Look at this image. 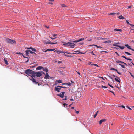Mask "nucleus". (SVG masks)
I'll return each instance as SVG.
<instances>
[{
  "mask_svg": "<svg viewBox=\"0 0 134 134\" xmlns=\"http://www.w3.org/2000/svg\"><path fill=\"white\" fill-rule=\"evenodd\" d=\"M4 60L6 64L7 65H8V61L7 60H6L5 58H4Z\"/></svg>",
  "mask_w": 134,
  "mask_h": 134,
  "instance_id": "obj_28",
  "label": "nucleus"
},
{
  "mask_svg": "<svg viewBox=\"0 0 134 134\" xmlns=\"http://www.w3.org/2000/svg\"><path fill=\"white\" fill-rule=\"evenodd\" d=\"M116 62L117 63H122V62L119 60H116Z\"/></svg>",
  "mask_w": 134,
  "mask_h": 134,
  "instance_id": "obj_31",
  "label": "nucleus"
},
{
  "mask_svg": "<svg viewBox=\"0 0 134 134\" xmlns=\"http://www.w3.org/2000/svg\"><path fill=\"white\" fill-rule=\"evenodd\" d=\"M119 65H120L121 66V67H122V68H125V67L123 65H122V64H119Z\"/></svg>",
  "mask_w": 134,
  "mask_h": 134,
  "instance_id": "obj_32",
  "label": "nucleus"
},
{
  "mask_svg": "<svg viewBox=\"0 0 134 134\" xmlns=\"http://www.w3.org/2000/svg\"><path fill=\"white\" fill-rule=\"evenodd\" d=\"M113 48L114 49H118H118H119V48H116V47H114Z\"/></svg>",
  "mask_w": 134,
  "mask_h": 134,
  "instance_id": "obj_63",
  "label": "nucleus"
},
{
  "mask_svg": "<svg viewBox=\"0 0 134 134\" xmlns=\"http://www.w3.org/2000/svg\"><path fill=\"white\" fill-rule=\"evenodd\" d=\"M42 74H44L45 76L44 77V79H50L51 78V77H50L48 74L47 72H46L45 73L44 72H42Z\"/></svg>",
  "mask_w": 134,
  "mask_h": 134,
  "instance_id": "obj_7",
  "label": "nucleus"
},
{
  "mask_svg": "<svg viewBox=\"0 0 134 134\" xmlns=\"http://www.w3.org/2000/svg\"><path fill=\"white\" fill-rule=\"evenodd\" d=\"M27 49H31L32 50V51H33L35 52L36 51V49L35 48H34L32 47H29V48H27Z\"/></svg>",
  "mask_w": 134,
  "mask_h": 134,
  "instance_id": "obj_11",
  "label": "nucleus"
},
{
  "mask_svg": "<svg viewBox=\"0 0 134 134\" xmlns=\"http://www.w3.org/2000/svg\"><path fill=\"white\" fill-rule=\"evenodd\" d=\"M64 55L65 56H67V57H72V56H71V55H66V54L65 53L64 54Z\"/></svg>",
  "mask_w": 134,
  "mask_h": 134,
  "instance_id": "obj_37",
  "label": "nucleus"
},
{
  "mask_svg": "<svg viewBox=\"0 0 134 134\" xmlns=\"http://www.w3.org/2000/svg\"><path fill=\"white\" fill-rule=\"evenodd\" d=\"M92 65H94V66H95L97 67H98L99 66L96 64H93Z\"/></svg>",
  "mask_w": 134,
  "mask_h": 134,
  "instance_id": "obj_42",
  "label": "nucleus"
},
{
  "mask_svg": "<svg viewBox=\"0 0 134 134\" xmlns=\"http://www.w3.org/2000/svg\"><path fill=\"white\" fill-rule=\"evenodd\" d=\"M56 82H57L58 83H62V82L60 80H58L56 81Z\"/></svg>",
  "mask_w": 134,
  "mask_h": 134,
  "instance_id": "obj_25",
  "label": "nucleus"
},
{
  "mask_svg": "<svg viewBox=\"0 0 134 134\" xmlns=\"http://www.w3.org/2000/svg\"><path fill=\"white\" fill-rule=\"evenodd\" d=\"M130 25L131 26L132 28L134 29V25L132 24H130Z\"/></svg>",
  "mask_w": 134,
  "mask_h": 134,
  "instance_id": "obj_35",
  "label": "nucleus"
},
{
  "mask_svg": "<svg viewBox=\"0 0 134 134\" xmlns=\"http://www.w3.org/2000/svg\"><path fill=\"white\" fill-rule=\"evenodd\" d=\"M71 83H70V82H69V83H68V85H69V86H71Z\"/></svg>",
  "mask_w": 134,
  "mask_h": 134,
  "instance_id": "obj_57",
  "label": "nucleus"
},
{
  "mask_svg": "<svg viewBox=\"0 0 134 134\" xmlns=\"http://www.w3.org/2000/svg\"><path fill=\"white\" fill-rule=\"evenodd\" d=\"M109 91L111 92L114 95H115L114 93L113 92L111 91Z\"/></svg>",
  "mask_w": 134,
  "mask_h": 134,
  "instance_id": "obj_56",
  "label": "nucleus"
},
{
  "mask_svg": "<svg viewBox=\"0 0 134 134\" xmlns=\"http://www.w3.org/2000/svg\"><path fill=\"white\" fill-rule=\"evenodd\" d=\"M74 52H76L77 53H67L66 52H65V53H67L68 54H79L80 53H81V54H82V53H80L79 52V51H74Z\"/></svg>",
  "mask_w": 134,
  "mask_h": 134,
  "instance_id": "obj_9",
  "label": "nucleus"
},
{
  "mask_svg": "<svg viewBox=\"0 0 134 134\" xmlns=\"http://www.w3.org/2000/svg\"><path fill=\"white\" fill-rule=\"evenodd\" d=\"M109 77L112 80L113 82L114 81V80H113V78H112V77H111L110 76H109Z\"/></svg>",
  "mask_w": 134,
  "mask_h": 134,
  "instance_id": "obj_62",
  "label": "nucleus"
},
{
  "mask_svg": "<svg viewBox=\"0 0 134 134\" xmlns=\"http://www.w3.org/2000/svg\"><path fill=\"white\" fill-rule=\"evenodd\" d=\"M45 27L47 28H49V26H47L45 25H44Z\"/></svg>",
  "mask_w": 134,
  "mask_h": 134,
  "instance_id": "obj_61",
  "label": "nucleus"
},
{
  "mask_svg": "<svg viewBox=\"0 0 134 134\" xmlns=\"http://www.w3.org/2000/svg\"><path fill=\"white\" fill-rule=\"evenodd\" d=\"M115 80L117 82H118L119 83H120V81L118 79H117L116 78H115Z\"/></svg>",
  "mask_w": 134,
  "mask_h": 134,
  "instance_id": "obj_23",
  "label": "nucleus"
},
{
  "mask_svg": "<svg viewBox=\"0 0 134 134\" xmlns=\"http://www.w3.org/2000/svg\"><path fill=\"white\" fill-rule=\"evenodd\" d=\"M108 85L111 88H113V87L111 85H110L109 83H108Z\"/></svg>",
  "mask_w": 134,
  "mask_h": 134,
  "instance_id": "obj_48",
  "label": "nucleus"
},
{
  "mask_svg": "<svg viewBox=\"0 0 134 134\" xmlns=\"http://www.w3.org/2000/svg\"><path fill=\"white\" fill-rule=\"evenodd\" d=\"M129 72L130 73L131 76L132 77H133V78H134V76L131 73V72Z\"/></svg>",
  "mask_w": 134,
  "mask_h": 134,
  "instance_id": "obj_39",
  "label": "nucleus"
},
{
  "mask_svg": "<svg viewBox=\"0 0 134 134\" xmlns=\"http://www.w3.org/2000/svg\"><path fill=\"white\" fill-rule=\"evenodd\" d=\"M42 69V66H39L36 68V69L37 70H40Z\"/></svg>",
  "mask_w": 134,
  "mask_h": 134,
  "instance_id": "obj_17",
  "label": "nucleus"
},
{
  "mask_svg": "<svg viewBox=\"0 0 134 134\" xmlns=\"http://www.w3.org/2000/svg\"><path fill=\"white\" fill-rule=\"evenodd\" d=\"M54 52H56L58 54H59L61 53V51L58 50H56L54 51Z\"/></svg>",
  "mask_w": 134,
  "mask_h": 134,
  "instance_id": "obj_16",
  "label": "nucleus"
},
{
  "mask_svg": "<svg viewBox=\"0 0 134 134\" xmlns=\"http://www.w3.org/2000/svg\"><path fill=\"white\" fill-rule=\"evenodd\" d=\"M114 31H118L121 32L122 31V30L121 29H114Z\"/></svg>",
  "mask_w": 134,
  "mask_h": 134,
  "instance_id": "obj_15",
  "label": "nucleus"
},
{
  "mask_svg": "<svg viewBox=\"0 0 134 134\" xmlns=\"http://www.w3.org/2000/svg\"><path fill=\"white\" fill-rule=\"evenodd\" d=\"M31 78H30V79L31 80H32L33 83L35 84H38L39 85V84L38 83V82H36V80L35 78V77H34V76H32H32L31 77Z\"/></svg>",
  "mask_w": 134,
  "mask_h": 134,
  "instance_id": "obj_6",
  "label": "nucleus"
},
{
  "mask_svg": "<svg viewBox=\"0 0 134 134\" xmlns=\"http://www.w3.org/2000/svg\"><path fill=\"white\" fill-rule=\"evenodd\" d=\"M122 64H124L126 66H127V64H126V63L124 62H122Z\"/></svg>",
  "mask_w": 134,
  "mask_h": 134,
  "instance_id": "obj_43",
  "label": "nucleus"
},
{
  "mask_svg": "<svg viewBox=\"0 0 134 134\" xmlns=\"http://www.w3.org/2000/svg\"><path fill=\"white\" fill-rule=\"evenodd\" d=\"M61 89L60 87H57V86L55 87V90L58 92H59Z\"/></svg>",
  "mask_w": 134,
  "mask_h": 134,
  "instance_id": "obj_10",
  "label": "nucleus"
},
{
  "mask_svg": "<svg viewBox=\"0 0 134 134\" xmlns=\"http://www.w3.org/2000/svg\"><path fill=\"white\" fill-rule=\"evenodd\" d=\"M116 71V72H117V73L118 74H120V75H121V74L120 73V72H118V71L117 70V71Z\"/></svg>",
  "mask_w": 134,
  "mask_h": 134,
  "instance_id": "obj_60",
  "label": "nucleus"
},
{
  "mask_svg": "<svg viewBox=\"0 0 134 134\" xmlns=\"http://www.w3.org/2000/svg\"><path fill=\"white\" fill-rule=\"evenodd\" d=\"M106 119H103L100 121L99 124H101L103 122H104L105 121Z\"/></svg>",
  "mask_w": 134,
  "mask_h": 134,
  "instance_id": "obj_12",
  "label": "nucleus"
},
{
  "mask_svg": "<svg viewBox=\"0 0 134 134\" xmlns=\"http://www.w3.org/2000/svg\"><path fill=\"white\" fill-rule=\"evenodd\" d=\"M98 111H97V112L94 115V117H96L98 113Z\"/></svg>",
  "mask_w": 134,
  "mask_h": 134,
  "instance_id": "obj_30",
  "label": "nucleus"
},
{
  "mask_svg": "<svg viewBox=\"0 0 134 134\" xmlns=\"http://www.w3.org/2000/svg\"><path fill=\"white\" fill-rule=\"evenodd\" d=\"M42 70L45 72H48V70L46 68H44L43 67H42Z\"/></svg>",
  "mask_w": 134,
  "mask_h": 134,
  "instance_id": "obj_13",
  "label": "nucleus"
},
{
  "mask_svg": "<svg viewBox=\"0 0 134 134\" xmlns=\"http://www.w3.org/2000/svg\"><path fill=\"white\" fill-rule=\"evenodd\" d=\"M116 13H111L110 14V15H114L115 14H116Z\"/></svg>",
  "mask_w": 134,
  "mask_h": 134,
  "instance_id": "obj_52",
  "label": "nucleus"
},
{
  "mask_svg": "<svg viewBox=\"0 0 134 134\" xmlns=\"http://www.w3.org/2000/svg\"><path fill=\"white\" fill-rule=\"evenodd\" d=\"M111 41L110 40H108L105 41L103 43H111Z\"/></svg>",
  "mask_w": 134,
  "mask_h": 134,
  "instance_id": "obj_21",
  "label": "nucleus"
},
{
  "mask_svg": "<svg viewBox=\"0 0 134 134\" xmlns=\"http://www.w3.org/2000/svg\"><path fill=\"white\" fill-rule=\"evenodd\" d=\"M48 4H51V5H52L53 4V3L52 2H49L48 3Z\"/></svg>",
  "mask_w": 134,
  "mask_h": 134,
  "instance_id": "obj_59",
  "label": "nucleus"
},
{
  "mask_svg": "<svg viewBox=\"0 0 134 134\" xmlns=\"http://www.w3.org/2000/svg\"><path fill=\"white\" fill-rule=\"evenodd\" d=\"M65 93V92H62L61 93V94H57V96H59L62 98H64Z\"/></svg>",
  "mask_w": 134,
  "mask_h": 134,
  "instance_id": "obj_8",
  "label": "nucleus"
},
{
  "mask_svg": "<svg viewBox=\"0 0 134 134\" xmlns=\"http://www.w3.org/2000/svg\"><path fill=\"white\" fill-rule=\"evenodd\" d=\"M124 53L127 54V55H132L131 54H130V53L128 52H126V51H125L124 52Z\"/></svg>",
  "mask_w": 134,
  "mask_h": 134,
  "instance_id": "obj_27",
  "label": "nucleus"
},
{
  "mask_svg": "<svg viewBox=\"0 0 134 134\" xmlns=\"http://www.w3.org/2000/svg\"><path fill=\"white\" fill-rule=\"evenodd\" d=\"M126 107L127 108L129 109V110H131L132 109L131 108H130V107H129V106H126Z\"/></svg>",
  "mask_w": 134,
  "mask_h": 134,
  "instance_id": "obj_38",
  "label": "nucleus"
},
{
  "mask_svg": "<svg viewBox=\"0 0 134 134\" xmlns=\"http://www.w3.org/2000/svg\"><path fill=\"white\" fill-rule=\"evenodd\" d=\"M92 45L93 46H96L97 48H102V47L98 46H97L96 45L93 44V45Z\"/></svg>",
  "mask_w": 134,
  "mask_h": 134,
  "instance_id": "obj_20",
  "label": "nucleus"
},
{
  "mask_svg": "<svg viewBox=\"0 0 134 134\" xmlns=\"http://www.w3.org/2000/svg\"><path fill=\"white\" fill-rule=\"evenodd\" d=\"M62 61H59L58 62V64H60V63H62Z\"/></svg>",
  "mask_w": 134,
  "mask_h": 134,
  "instance_id": "obj_58",
  "label": "nucleus"
},
{
  "mask_svg": "<svg viewBox=\"0 0 134 134\" xmlns=\"http://www.w3.org/2000/svg\"><path fill=\"white\" fill-rule=\"evenodd\" d=\"M126 21L128 24L129 25H130V23L128 22V20H126Z\"/></svg>",
  "mask_w": 134,
  "mask_h": 134,
  "instance_id": "obj_44",
  "label": "nucleus"
},
{
  "mask_svg": "<svg viewBox=\"0 0 134 134\" xmlns=\"http://www.w3.org/2000/svg\"><path fill=\"white\" fill-rule=\"evenodd\" d=\"M51 51V49H47L46 51H45V52H46L47 51Z\"/></svg>",
  "mask_w": 134,
  "mask_h": 134,
  "instance_id": "obj_47",
  "label": "nucleus"
},
{
  "mask_svg": "<svg viewBox=\"0 0 134 134\" xmlns=\"http://www.w3.org/2000/svg\"><path fill=\"white\" fill-rule=\"evenodd\" d=\"M119 107H122L123 108H125V107L124 106H123V105L119 106Z\"/></svg>",
  "mask_w": 134,
  "mask_h": 134,
  "instance_id": "obj_40",
  "label": "nucleus"
},
{
  "mask_svg": "<svg viewBox=\"0 0 134 134\" xmlns=\"http://www.w3.org/2000/svg\"><path fill=\"white\" fill-rule=\"evenodd\" d=\"M91 53V54L92 55H95V54H94L93 51H92Z\"/></svg>",
  "mask_w": 134,
  "mask_h": 134,
  "instance_id": "obj_55",
  "label": "nucleus"
},
{
  "mask_svg": "<svg viewBox=\"0 0 134 134\" xmlns=\"http://www.w3.org/2000/svg\"><path fill=\"white\" fill-rule=\"evenodd\" d=\"M110 70H114V71H117V69H115V68H110Z\"/></svg>",
  "mask_w": 134,
  "mask_h": 134,
  "instance_id": "obj_34",
  "label": "nucleus"
},
{
  "mask_svg": "<svg viewBox=\"0 0 134 134\" xmlns=\"http://www.w3.org/2000/svg\"><path fill=\"white\" fill-rule=\"evenodd\" d=\"M128 119L132 121H134V118H128Z\"/></svg>",
  "mask_w": 134,
  "mask_h": 134,
  "instance_id": "obj_24",
  "label": "nucleus"
},
{
  "mask_svg": "<svg viewBox=\"0 0 134 134\" xmlns=\"http://www.w3.org/2000/svg\"><path fill=\"white\" fill-rule=\"evenodd\" d=\"M64 43L63 45L65 46H68V42L66 43V42H64L63 43Z\"/></svg>",
  "mask_w": 134,
  "mask_h": 134,
  "instance_id": "obj_29",
  "label": "nucleus"
},
{
  "mask_svg": "<svg viewBox=\"0 0 134 134\" xmlns=\"http://www.w3.org/2000/svg\"><path fill=\"white\" fill-rule=\"evenodd\" d=\"M49 37L51 39H52V40H53V39H55V38H56V37H55V38H52V37Z\"/></svg>",
  "mask_w": 134,
  "mask_h": 134,
  "instance_id": "obj_53",
  "label": "nucleus"
},
{
  "mask_svg": "<svg viewBox=\"0 0 134 134\" xmlns=\"http://www.w3.org/2000/svg\"><path fill=\"white\" fill-rule=\"evenodd\" d=\"M29 53H30L31 54L34 53L35 54L34 52H32V51L30 50H28Z\"/></svg>",
  "mask_w": 134,
  "mask_h": 134,
  "instance_id": "obj_33",
  "label": "nucleus"
},
{
  "mask_svg": "<svg viewBox=\"0 0 134 134\" xmlns=\"http://www.w3.org/2000/svg\"><path fill=\"white\" fill-rule=\"evenodd\" d=\"M57 87H60L61 88H63V86H57Z\"/></svg>",
  "mask_w": 134,
  "mask_h": 134,
  "instance_id": "obj_49",
  "label": "nucleus"
},
{
  "mask_svg": "<svg viewBox=\"0 0 134 134\" xmlns=\"http://www.w3.org/2000/svg\"><path fill=\"white\" fill-rule=\"evenodd\" d=\"M84 40V38H82L81 39H80L79 40H75L72 41L71 40H69V41L70 42H68V46H70V47L71 48H74V45H75V44L74 43H73L72 42H79L80 41H82Z\"/></svg>",
  "mask_w": 134,
  "mask_h": 134,
  "instance_id": "obj_1",
  "label": "nucleus"
},
{
  "mask_svg": "<svg viewBox=\"0 0 134 134\" xmlns=\"http://www.w3.org/2000/svg\"><path fill=\"white\" fill-rule=\"evenodd\" d=\"M25 55L26 56H28L29 53L28 52V50H27L25 52Z\"/></svg>",
  "mask_w": 134,
  "mask_h": 134,
  "instance_id": "obj_19",
  "label": "nucleus"
},
{
  "mask_svg": "<svg viewBox=\"0 0 134 134\" xmlns=\"http://www.w3.org/2000/svg\"><path fill=\"white\" fill-rule=\"evenodd\" d=\"M42 75L41 73L40 72H35V73L32 75V76L34 77H35V76L37 77H40Z\"/></svg>",
  "mask_w": 134,
  "mask_h": 134,
  "instance_id": "obj_5",
  "label": "nucleus"
},
{
  "mask_svg": "<svg viewBox=\"0 0 134 134\" xmlns=\"http://www.w3.org/2000/svg\"><path fill=\"white\" fill-rule=\"evenodd\" d=\"M43 42H44V44H56L57 43H53L50 42V41L49 40L47 39L46 40H44Z\"/></svg>",
  "mask_w": 134,
  "mask_h": 134,
  "instance_id": "obj_4",
  "label": "nucleus"
},
{
  "mask_svg": "<svg viewBox=\"0 0 134 134\" xmlns=\"http://www.w3.org/2000/svg\"><path fill=\"white\" fill-rule=\"evenodd\" d=\"M102 87L103 88H107V86H102Z\"/></svg>",
  "mask_w": 134,
  "mask_h": 134,
  "instance_id": "obj_36",
  "label": "nucleus"
},
{
  "mask_svg": "<svg viewBox=\"0 0 134 134\" xmlns=\"http://www.w3.org/2000/svg\"><path fill=\"white\" fill-rule=\"evenodd\" d=\"M62 7H66L65 5L64 4H62L61 5Z\"/></svg>",
  "mask_w": 134,
  "mask_h": 134,
  "instance_id": "obj_45",
  "label": "nucleus"
},
{
  "mask_svg": "<svg viewBox=\"0 0 134 134\" xmlns=\"http://www.w3.org/2000/svg\"><path fill=\"white\" fill-rule=\"evenodd\" d=\"M119 43H116L114 44H113V46L118 47L119 45H117V44H119Z\"/></svg>",
  "mask_w": 134,
  "mask_h": 134,
  "instance_id": "obj_22",
  "label": "nucleus"
},
{
  "mask_svg": "<svg viewBox=\"0 0 134 134\" xmlns=\"http://www.w3.org/2000/svg\"><path fill=\"white\" fill-rule=\"evenodd\" d=\"M118 47H119L121 49H123L124 48V46H120L119 45L118 46Z\"/></svg>",
  "mask_w": 134,
  "mask_h": 134,
  "instance_id": "obj_26",
  "label": "nucleus"
},
{
  "mask_svg": "<svg viewBox=\"0 0 134 134\" xmlns=\"http://www.w3.org/2000/svg\"><path fill=\"white\" fill-rule=\"evenodd\" d=\"M125 46L126 47H127V48L129 49H132V50L133 51H134V50L133 49H132L131 48V47L130 46H129V45H128V44H125Z\"/></svg>",
  "mask_w": 134,
  "mask_h": 134,
  "instance_id": "obj_14",
  "label": "nucleus"
},
{
  "mask_svg": "<svg viewBox=\"0 0 134 134\" xmlns=\"http://www.w3.org/2000/svg\"><path fill=\"white\" fill-rule=\"evenodd\" d=\"M55 50V49H51V51H53Z\"/></svg>",
  "mask_w": 134,
  "mask_h": 134,
  "instance_id": "obj_64",
  "label": "nucleus"
},
{
  "mask_svg": "<svg viewBox=\"0 0 134 134\" xmlns=\"http://www.w3.org/2000/svg\"><path fill=\"white\" fill-rule=\"evenodd\" d=\"M122 57L125 58V59H127V58L125 57V56H122Z\"/></svg>",
  "mask_w": 134,
  "mask_h": 134,
  "instance_id": "obj_46",
  "label": "nucleus"
},
{
  "mask_svg": "<svg viewBox=\"0 0 134 134\" xmlns=\"http://www.w3.org/2000/svg\"><path fill=\"white\" fill-rule=\"evenodd\" d=\"M63 105H64V106L65 107V106H67L68 105V104H66V103H64L63 104Z\"/></svg>",
  "mask_w": 134,
  "mask_h": 134,
  "instance_id": "obj_41",
  "label": "nucleus"
},
{
  "mask_svg": "<svg viewBox=\"0 0 134 134\" xmlns=\"http://www.w3.org/2000/svg\"><path fill=\"white\" fill-rule=\"evenodd\" d=\"M24 72L26 74H27L29 76H30L31 77L32 75L35 73V71L32 70L28 69L26 70Z\"/></svg>",
  "mask_w": 134,
  "mask_h": 134,
  "instance_id": "obj_2",
  "label": "nucleus"
},
{
  "mask_svg": "<svg viewBox=\"0 0 134 134\" xmlns=\"http://www.w3.org/2000/svg\"><path fill=\"white\" fill-rule=\"evenodd\" d=\"M127 60H129L131 61L132 60V59L130 58H127Z\"/></svg>",
  "mask_w": 134,
  "mask_h": 134,
  "instance_id": "obj_51",
  "label": "nucleus"
},
{
  "mask_svg": "<svg viewBox=\"0 0 134 134\" xmlns=\"http://www.w3.org/2000/svg\"><path fill=\"white\" fill-rule=\"evenodd\" d=\"M100 53H102V52H104L105 53H107L108 52H107L106 51H100Z\"/></svg>",
  "mask_w": 134,
  "mask_h": 134,
  "instance_id": "obj_54",
  "label": "nucleus"
},
{
  "mask_svg": "<svg viewBox=\"0 0 134 134\" xmlns=\"http://www.w3.org/2000/svg\"><path fill=\"white\" fill-rule=\"evenodd\" d=\"M57 35L56 34H54L53 35V37H55L56 36H57Z\"/></svg>",
  "mask_w": 134,
  "mask_h": 134,
  "instance_id": "obj_50",
  "label": "nucleus"
},
{
  "mask_svg": "<svg viewBox=\"0 0 134 134\" xmlns=\"http://www.w3.org/2000/svg\"><path fill=\"white\" fill-rule=\"evenodd\" d=\"M5 41L9 44H14L16 43V42L13 40L7 38L5 39Z\"/></svg>",
  "mask_w": 134,
  "mask_h": 134,
  "instance_id": "obj_3",
  "label": "nucleus"
},
{
  "mask_svg": "<svg viewBox=\"0 0 134 134\" xmlns=\"http://www.w3.org/2000/svg\"><path fill=\"white\" fill-rule=\"evenodd\" d=\"M118 18L120 19H124L125 18L122 15H120L118 17Z\"/></svg>",
  "mask_w": 134,
  "mask_h": 134,
  "instance_id": "obj_18",
  "label": "nucleus"
}]
</instances>
